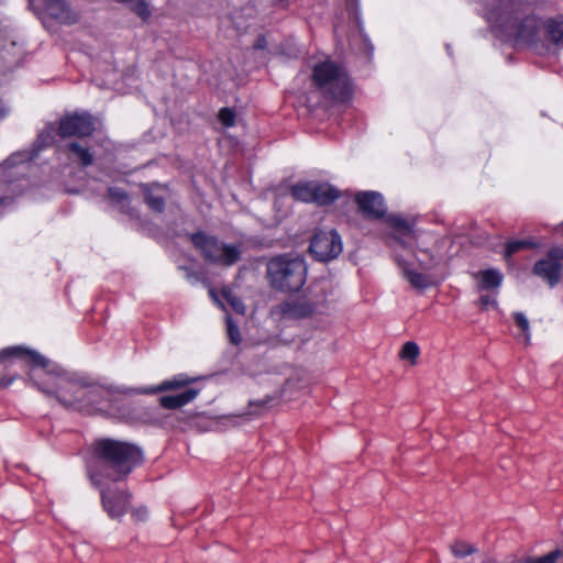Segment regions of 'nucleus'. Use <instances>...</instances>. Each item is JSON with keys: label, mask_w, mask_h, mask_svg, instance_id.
Listing matches in <instances>:
<instances>
[{"label": "nucleus", "mask_w": 563, "mask_h": 563, "mask_svg": "<svg viewBox=\"0 0 563 563\" xmlns=\"http://www.w3.org/2000/svg\"><path fill=\"white\" fill-rule=\"evenodd\" d=\"M68 156L74 162H77L82 167H88L93 163V155L88 147L79 144L78 142H70L66 146Z\"/></svg>", "instance_id": "18"}, {"label": "nucleus", "mask_w": 563, "mask_h": 563, "mask_svg": "<svg viewBox=\"0 0 563 563\" xmlns=\"http://www.w3.org/2000/svg\"><path fill=\"white\" fill-rule=\"evenodd\" d=\"M397 264L404 278H406L413 288L424 289L430 285V278L427 275L417 272L411 264L399 258H397Z\"/></svg>", "instance_id": "16"}, {"label": "nucleus", "mask_w": 563, "mask_h": 563, "mask_svg": "<svg viewBox=\"0 0 563 563\" xmlns=\"http://www.w3.org/2000/svg\"><path fill=\"white\" fill-rule=\"evenodd\" d=\"M387 222L395 229V240L404 247H412L417 241V232L413 222L399 216H390Z\"/></svg>", "instance_id": "12"}, {"label": "nucleus", "mask_w": 563, "mask_h": 563, "mask_svg": "<svg viewBox=\"0 0 563 563\" xmlns=\"http://www.w3.org/2000/svg\"><path fill=\"white\" fill-rule=\"evenodd\" d=\"M190 240L208 263L230 267L241 258L242 244H227L202 232L192 234Z\"/></svg>", "instance_id": "6"}, {"label": "nucleus", "mask_w": 563, "mask_h": 563, "mask_svg": "<svg viewBox=\"0 0 563 563\" xmlns=\"http://www.w3.org/2000/svg\"><path fill=\"white\" fill-rule=\"evenodd\" d=\"M479 302L484 308L496 305V301L489 296H482Z\"/></svg>", "instance_id": "34"}, {"label": "nucleus", "mask_w": 563, "mask_h": 563, "mask_svg": "<svg viewBox=\"0 0 563 563\" xmlns=\"http://www.w3.org/2000/svg\"><path fill=\"white\" fill-rule=\"evenodd\" d=\"M8 113V110L3 107H0V118H4Z\"/></svg>", "instance_id": "35"}, {"label": "nucleus", "mask_w": 563, "mask_h": 563, "mask_svg": "<svg viewBox=\"0 0 563 563\" xmlns=\"http://www.w3.org/2000/svg\"><path fill=\"white\" fill-rule=\"evenodd\" d=\"M161 190L162 187L157 185L145 186L144 188L145 201L147 206L156 212H162L165 207V198L158 192Z\"/></svg>", "instance_id": "20"}, {"label": "nucleus", "mask_w": 563, "mask_h": 563, "mask_svg": "<svg viewBox=\"0 0 563 563\" xmlns=\"http://www.w3.org/2000/svg\"><path fill=\"white\" fill-rule=\"evenodd\" d=\"M218 118L224 126H233L235 123V112L230 108H222Z\"/></svg>", "instance_id": "30"}, {"label": "nucleus", "mask_w": 563, "mask_h": 563, "mask_svg": "<svg viewBox=\"0 0 563 563\" xmlns=\"http://www.w3.org/2000/svg\"><path fill=\"white\" fill-rule=\"evenodd\" d=\"M325 300V295L321 294L314 299L306 297L286 300L272 308V314L279 319H299L308 317L318 310V307Z\"/></svg>", "instance_id": "7"}, {"label": "nucleus", "mask_w": 563, "mask_h": 563, "mask_svg": "<svg viewBox=\"0 0 563 563\" xmlns=\"http://www.w3.org/2000/svg\"><path fill=\"white\" fill-rule=\"evenodd\" d=\"M8 384H9V383L4 384V383L0 382V386H4V385H8Z\"/></svg>", "instance_id": "41"}, {"label": "nucleus", "mask_w": 563, "mask_h": 563, "mask_svg": "<svg viewBox=\"0 0 563 563\" xmlns=\"http://www.w3.org/2000/svg\"><path fill=\"white\" fill-rule=\"evenodd\" d=\"M8 356H22L25 357L33 366L46 368L49 364V361L41 355L40 353L26 350L20 346L4 349L0 352V357Z\"/></svg>", "instance_id": "15"}, {"label": "nucleus", "mask_w": 563, "mask_h": 563, "mask_svg": "<svg viewBox=\"0 0 563 563\" xmlns=\"http://www.w3.org/2000/svg\"><path fill=\"white\" fill-rule=\"evenodd\" d=\"M312 82L328 99L345 101L352 93L350 77L340 64L330 59L320 62L312 69Z\"/></svg>", "instance_id": "5"}, {"label": "nucleus", "mask_w": 563, "mask_h": 563, "mask_svg": "<svg viewBox=\"0 0 563 563\" xmlns=\"http://www.w3.org/2000/svg\"><path fill=\"white\" fill-rule=\"evenodd\" d=\"M342 250V240L335 230L317 231L309 245L311 255L319 262H329L336 258Z\"/></svg>", "instance_id": "8"}, {"label": "nucleus", "mask_w": 563, "mask_h": 563, "mask_svg": "<svg viewBox=\"0 0 563 563\" xmlns=\"http://www.w3.org/2000/svg\"><path fill=\"white\" fill-rule=\"evenodd\" d=\"M548 40L563 46V19H549L544 23Z\"/></svg>", "instance_id": "21"}, {"label": "nucleus", "mask_w": 563, "mask_h": 563, "mask_svg": "<svg viewBox=\"0 0 563 563\" xmlns=\"http://www.w3.org/2000/svg\"><path fill=\"white\" fill-rule=\"evenodd\" d=\"M514 319H515L517 327H519L521 329V331L523 332L525 341L528 344L530 341V327H529V321H528L527 317L522 312H516L514 314Z\"/></svg>", "instance_id": "29"}, {"label": "nucleus", "mask_w": 563, "mask_h": 563, "mask_svg": "<svg viewBox=\"0 0 563 563\" xmlns=\"http://www.w3.org/2000/svg\"><path fill=\"white\" fill-rule=\"evenodd\" d=\"M142 460L143 453L134 444L112 439H100L95 443L88 474L93 485L101 489L103 508L111 518H120L126 512L130 495L123 490L106 489L104 486L108 482L124 479Z\"/></svg>", "instance_id": "1"}, {"label": "nucleus", "mask_w": 563, "mask_h": 563, "mask_svg": "<svg viewBox=\"0 0 563 563\" xmlns=\"http://www.w3.org/2000/svg\"><path fill=\"white\" fill-rule=\"evenodd\" d=\"M563 247L554 246L550 249L544 258L536 262L533 274L544 279L550 287H554L561 279L563 269Z\"/></svg>", "instance_id": "9"}, {"label": "nucleus", "mask_w": 563, "mask_h": 563, "mask_svg": "<svg viewBox=\"0 0 563 563\" xmlns=\"http://www.w3.org/2000/svg\"><path fill=\"white\" fill-rule=\"evenodd\" d=\"M227 330H228V335H229L230 341L235 345L240 344V342L242 340L240 330H239L238 325H235L233 323L231 318L227 319Z\"/></svg>", "instance_id": "31"}, {"label": "nucleus", "mask_w": 563, "mask_h": 563, "mask_svg": "<svg viewBox=\"0 0 563 563\" xmlns=\"http://www.w3.org/2000/svg\"><path fill=\"white\" fill-rule=\"evenodd\" d=\"M126 3L129 4L130 10L142 20L145 21L151 16V10L145 0H130Z\"/></svg>", "instance_id": "25"}, {"label": "nucleus", "mask_w": 563, "mask_h": 563, "mask_svg": "<svg viewBox=\"0 0 563 563\" xmlns=\"http://www.w3.org/2000/svg\"><path fill=\"white\" fill-rule=\"evenodd\" d=\"M361 211L368 218L379 219L386 214V205L383 196L377 191H362L355 197Z\"/></svg>", "instance_id": "11"}, {"label": "nucleus", "mask_w": 563, "mask_h": 563, "mask_svg": "<svg viewBox=\"0 0 563 563\" xmlns=\"http://www.w3.org/2000/svg\"><path fill=\"white\" fill-rule=\"evenodd\" d=\"M431 266H432L431 264H423V268H426V269L431 268Z\"/></svg>", "instance_id": "37"}, {"label": "nucleus", "mask_w": 563, "mask_h": 563, "mask_svg": "<svg viewBox=\"0 0 563 563\" xmlns=\"http://www.w3.org/2000/svg\"><path fill=\"white\" fill-rule=\"evenodd\" d=\"M186 374H179L170 379L164 380L155 387L148 388H132L124 386H103L97 383H91L84 376H71L62 378L57 389L56 397L65 406L74 407L81 411L89 413L101 410L104 402L112 405L115 396L122 395H136V394H157L165 390H175L188 386L195 382Z\"/></svg>", "instance_id": "2"}, {"label": "nucleus", "mask_w": 563, "mask_h": 563, "mask_svg": "<svg viewBox=\"0 0 563 563\" xmlns=\"http://www.w3.org/2000/svg\"><path fill=\"white\" fill-rule=\"evenodd\" d=\"M539 246L540 244L537 243L533 239L510 241L506 244L505 257L510 258L514 253L522 249H536Z\"/></svg>", "instance_id": "23"}, {"label": "nucleus", "mask_w": 563, "mask_h": 563, "mask_svg": "<svg viewBox=\"0 0 563 563\" xmlns=\"http://www.w3.org/2000/svg\"><path fill=\"white\" fill-rule=\"evenodd\" d=\"M266 277L276 290L298 291L307 279L306 262L300 256H275L266 265Z\"/></svg>", "instance_id": "4"}, {"label": "nucleus", "mask_w": 563, "mask_h": 563, "mask_svg": "<svg viewBox=\"0 0 563 563\" xmlns=\"http://www.w3.org/2000/svg\"><path fill=\"white\" fill-rule=\"evenodd\" d=\"M217 302H219L220 307H223V303H221L217 298H214Z\"/></svg>", "instance_id": "40"}, {"label": "nucleus", "mask_w": 563, "mask_h": 563, "mask_svg": "<svg viewBox=\"0 0 563 563\" xmlns=\"http://www.w3.org/2000/svg\"><path fill=\"white\" fill-rule=\"evenodd\" d=\"M563 555L562 550H554L549 554L541 556L539 559H532L533 563H555L556 559Z\"/></svg>", "instance_id": "32"}, {"label": "nucleus", "mask_w": 563, "mask_h": 563, "mask_svg": "<svg viewBox=\"0 0 563 563\" xmlns=\"http://www.w3.org/2000/svg\"><path fill=\"white\" fill-rule=\"evenodd\" d=\"M222 296L235 312L241 314L245 312V306L243 305L242 300L235 296L231 289L224 288L222 290Z\"/></svg>", "instance_id": "26"}, {"label": "nucleus", "mask_w": 563, "mask_h": 563, "mask_svg": "<svg viewBox=\"0 0 563 563\" xmlns=\"http://www.w3.org/2000/svg\"><path fill=\"white\" fill-rule=\"evenodd\" d=\"M313 196H316L314 203L325 206L339 198V190L330 184L314 181Z\"/></svg>", "instance_id": "17"}, {"label": "nucleus", "mask_w": 563, "mask_h": 563, "mask_svg": "<svg viewBox=\"0 0 563 563\" xmlns=\"http://www.w3.org/2000/svg\"><path fill=\"white\" fill-rule=\"evenodd\" d=\"M108 194L111 199L117 201H123L128 199L126 192L120 188H110Z\"/></svg>", "instance_id": "33"}, {"label": "nucleus", "mask_w": 563, "mask_h": 563, "mask_svg": "<svg viewBox=\"0 0 563 563\" xmlns=\"http://www.w3.org/2000/svg\"><path fill=\"white\" fill-rule=\"evenodd\" d=\"M419 355V346L415 342H407L404 344L400 356L404 360H409L412 363Z\"/></svg>", "instance_id": "28"}, {"label": "nucleus", "mask_w": 563, "mask_h": 563, "mask_svg": "<svg viewBox=\"0 0 563 563\" xmlns=\"http://www.w3.org/2000/svg\"><path fill=\"white\" fill-rule=\"evenodd\" d=\"M30 159L29 153H15L11 155L0 165V175L5 174L8 170L14 167H19L27 163Z\"/></svg>", "instance_id": "24"}, {"label": "nucleus", "mask_w": 563, "mask_h": 563, "mask_svg": "<svg viewBox=\"0 0 563 563\" xmlns=\"http://www.w3.org/2000/svg\"><path fill=\"white\" fill-rule=\"evenodd\" d=\"M481 278V287L484 289L497 288L503 282V275L497 269H486L477 274Z\"/></svg>", "instance_id": "22"}, {"label": "nucleus", "mask_w": 563, "mask_h": 563, "mask_svg": "<svg viewBox=\"0 0 563 563\" xmlns=\"http://www.w3.org/2000/svg\"><path fill=\"white\" fill-rule=\"evenodd\" d=\"M256 47L262 48V47H263V43H260V42H258V43L256 44Z\"/></svg>", "instance_id": "38"}, {"label": "nucleus", "mask_w": 563, "mask_h": 563, "mask_svg": "<svg viewBox=\"0 0 563 563\" xmlns=\"http://www.w3.org/2000/svg\"><path fill=\"white\" fill-rule=\"evenodd\" d=\"M520 5L515 0H492L486 20L503 41L530 45L537 41L541 24L533 14L522 16Z\"/></svg>", "instance_id": "3"}, {"label": "nucleus", "mask_w": 563, "mask_h": 563, "mask_svg": "<svg viewBox=\"0 0 563 563\" xmlns=\"http://www.w3.org/2000/svg\"><path fill=\"white\" fill-rule=\"evenodd\" d=\"M95 131V118L89 113H71L60 119L57 133L60 137H85Z\"/></svg>", "instance_id": "10"}, {"label": "nucleus", "mask_w": 563, "mask_h": 563, "mask_svg": "<svg viewBox=\"0 0 563 563\" xmlns=\"http://www.w3.org/2000/svg\"><path fill=\"white\" fill-rule=\"evenodd\" d=\"M38 388H40L42 391H44V394H51L49 391L42 389L40 386H38Z\"/></svg>", "instance_id": "39"}, {"label": "nucleus", "mask_w": 563, "mask_h": 563, "mask_svg": "<svg viewBox=\"0 0 563 563\" xmlns=\"http://www.w3.org/2000/svg\"><path fill=\"white\" fill-rule=\"evenodd\" d=\"M451 549H452L453 554L457 558H464V556H467V555L476 552V549L473 545H471L464 541L454 542L452 544Z\"/></svg>", "instance_id": "27"}, {"label": "nucleus", "mask_w": 563, "mask_h": 563, "mask_svg": "<svg viewBox=\"0 0 563 563\" xmlns=\"http://www.w3.org/2000/svg\"><path fill=\"white\" fill-rule=\"evenodd\" d=\"M314 181H300L290 188L294 199L302 202H314Z\"/></svg>", "instance_id": "19"}, {"label": "nucleus", "mask_w": 563, "mask_h": 563, "mask_svg": "<svg viewBox=\"0 0 563 563\" xmlns=\"http://www.w3.org/2000/svg\"><path fill=\"white\" fill-rule=\"evenodd\" d=\"M199 393L200 389L189 387L185 391L177 395H167L161 397L159 404L166 409H178L191 402L199 395Z\"/></svg>", "instance_id": "14"}, {"label": "nucleus", "mask_w": 563, "mask_h": 563, "mask_svg": "<svg viewBox=\"0 0 563 563\" xmlns=\"http://www.w3.org/2000/svg\"><path fill=\"white\" fill-rule=\"evenodd\" d=\"M45 11L54 19L64 23H74L77 18L70 11L68 4L64 0H43Z\"/></svg>", "instance_id": "13"}, {"label": "nucleus", "mask_w": 563, "mask_h": 563, "mask_svg": "<svg viewBox=\"0 0 563 563\" xmlns=\"http://www.w3.org/2000/svg\"><path fill=\"white\" fill-rule=\"evenodd\" d=\"M7 202V199H0V207L3 206Z\"/></svg>", "instance_id": "36"}]
</instances>
